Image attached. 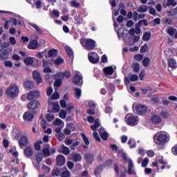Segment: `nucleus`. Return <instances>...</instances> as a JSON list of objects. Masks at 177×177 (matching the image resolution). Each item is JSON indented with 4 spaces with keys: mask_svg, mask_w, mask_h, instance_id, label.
<instances>
[{
    "mask_svg": "<svg viewBox=\"0 0 177 177\" xmlns=\"http://www.w3.org/2000/svg\"><path fill=\"white\" fill-rule=\"evenodd\" d=\"M137 12L139 13H146L147 12V6L146 5H141L138 9Z\"/></svg>",
    "mask_w": 177,
    "mask_h": 177,
    "instance_id": "29",
    "label": "nucleus"
},
{
    "mask_svg": "<svg viewBox=\"0 0 177 177\" xmlns=\"http://www.w3.org/2000/svg\"><path fill=\"white\" fill-rule=\"evenodd\" d=\"M125 120L130 127H136V125L139 123V118L132 114H127L125 116Z\"/></svg>",
    "mask_w": 177,
    "mask_h": 177,
    "instance_id": "4",
    "label": "nucleus"
},
{
    "mask_svg": "<svg viewBox=\"0 0 177 177\" xmlns=\"http://www.w3.org/2000/svg\"><path fill=\"white\" fill-rule=\"evenodd\" d=\"M52 64V60L45 61L43 59V67H49Z\"/></svg>",
    "mask_w": 177,
    "mask_h": 177,
    "instance_id": "57",
    "label": "nucleus"
},
{
    "mask_svg": "<svg viewBox=\"0 0 177 177\" xmlns=\"http://www.w3.org/2000/svg\"><path fill=\"white\" fill-rule=\"evenodd\" d=\"M131 68H133V71H134V73H139L140 70V65H139V63H134L131 65Z\"/></svg>",
    "mask_w": 177,
    "mask_h": 177,
    "instance_id": "32",
    "label": "nucleus"
},
{
    "mask_svg": "<svg viewBox=\"0 0 177 177\" xmlns=\"http://www.w3.org/2000/svg\"><path fill=\"white\" fill-rule=\"evenodd\" d=\"M55 136L56 138H57L59 142H62V140H64V138H66V135L64 133H59L58 134H56Z\"/></svg>",
    "mask_w": 177,
    "mask_h": 177,
    "instance_id": "46",
    "label": "nucleus"
},
{
    "mask_svg": "<svg viewBox=\"0 0 177 177\" xmlns=\"http://www.w3.org/2000/svg\"><path fill=\"white\" fill-rule=\"evenodd\" d=\"M24 63L26 66H32L34 64V57H29L24 59Z\"/></svg>",
    "mask_w": 177,
    "mask_h": 177,
    "instance_id": "24",
    "label": "nucleus"
},
{
    "mask_svg": "<svg viewBox=\"0 0 177 177\" xmlns=\"http://www.w3.org/2000/svg\"><path fill=\"white\" fill-rule=\"evenodd\" d=\"M113 164V160L109 159L107 160L105 163L103 165L104 167H111V165Z\"/></svg>",
    "mask_w": 177,
    "mask_h": 177,
    "instance_id": "64",
    "label": "nucleus"
},
{
    "mask_svg": "<svg viewBox=\"0 0 177 177\" xmlns=\"http://www.w3.org/2000/svg\"><path fill=\"white\" fill-rule=\"evenodd\" d=\"M167 32L169 35H170V37H172L173 35H175V33L176 32V28L169 26Z\"/></svg>",
    "mask_w": 177,
    "mask_h": 177,
    "instance_id": "31",
    "label": "nucleus"
},
{
    "mask_svg": "<svg viewBox=\"0 0 177 177\" xmlns=\"http://www.w3.org/2000/svg\"><path fill=\"white\" fill-rule=\"evenodd\" d=\"M60 111V106L59 104H55L53 106V113H59Z\"/></svg>",
    "mask_w": 177,
    "mask_h": 177,
    "instance_id": "45",
    "label": "nucleus"
},
{
    "mask_svg": "<svg viewBox=\"0 0 177 177\" xmlns=\"http://www.w3.org/2000/svg\"><path fill=\"white\" fill-rule=\"evenodd\" d=\"M150 64V58L146 57L144 58V59L142 60V65L145 67H149Z\"/></svg>",
    "mask_w": 177,
    "mask_h": 177,
    "instance_id": "38",
    "label": "nucleus"
},
{
    "mask_svg": "<svg viewBox=\"0 0 177 177\" xmlns=\"http://www.w3.org/2000/svg\"><path fill=\"white\" fill-rule=\"evenodd\" d=\"M62 84H63V80L62 79L56 80L54 83L55 88H60L62 86Z\"/></svg>",
    "mask_w": 177,
    "mask_h": 177,
    "instance_id": "40",
    "label": "nucleus"
},
{
    "mask_svg": "<svg viewBox=\"0 0 177 177\" xmlns=\"http://www.w3.org/2000/svg\"><path fill=\"white\" fill-rule=\"evenodd\" d=\"M46 120L48 121V122H50V121H53L55 120V115L52 114H47Z\"/></svg>",
    "mask_w": 177,
    "mask_h": 177,
    "instance_id": "60",
    "label": "nucleus"
},
{
    "mask_svg": "<svg viewBox=\"0 0 177 177\" xmlns=\"http://www.w3.org/2000/svg\"><path fill=\"white\" fill-rule=\"evenodd\" d=\"M148 49L149 46H147V44H144L140 48V53H146Z\"/></svg>",
    "mask_w": 177,
    "mask_h": 177,
    "instance_id": "51",
    "label": "nucleus"
},
{
    "mask_svg": "<svg viewBox=\"0 0 177 177\" xmlns=\"http://www.w3.org/2000/svg\"><path fill=\"white\" fill-rule=\"evenodd\" d=\"M75 107L74 106V104H68V106L67 108V111L70 114L71 113V110H74Z\"/></svg>",
    "mask_w": 177,
    "mask_h": 177,
    "instance_id": "63",
    "label": "nucleus"
},
{
    "mask_svg": "<svg viewBox=\"0 0 177 177\" xmlns=\"http://www.w3.org/2000/svg\"><path fill=\"white\" fill-rule=\"evenodd\" d=\"M63 170H62L61 173V177H70L71 174L70 173V171L67 169L66 167H64L62 168Z\"/></svg>",
    "mask_w": 177,
    "mask_h": 177,
    "instance_id": "26",
    "label": "nucleus"
},
{
    "mask_svg": "<svg viewBox=\"0 0 177 177\" xmlns=\"http://www.w3.org/2000/svg\"><path fill=\"white\" fill-rule=\"evenodd\" d=\"M103 71L104 74H106V75H113L114 73V69L113 68V66H108V67H105L103 69Z\"/></svg>",
    "mask_w": 177,
    "mask_h": 177,
    "instance_id": "22",
    "label": "nucleus"
},
{
    "mask_svg": "<svg viewBox=\"0 0 177 177\" xmlns=\"http://www.w3.org/2000/svg\"><path fill=\"white\" fill-rule=\"evenodd\" d=\"M41 145H42V140H39L35 143V150L36 151H39L41 150Z\"/></svg>",
    "mask_w": 177,
    "mask_h": 177,
    "instance_id": "34",
    "label": "nucleus"
},
{
    "mask_svg": "<svg viewBox=\"0 0 177 177\" xmlns=\"http://www.w3.org/2000/svg\"><path fill=\"white\" fill-rule=\"evenodd\" d=\"M72 160L74 162H78L82 160V156H81L80 153H73L72 155Z\"/></svg>",
    "mask_w": 177,
    "mask_h": 177,
    "instance_id": "23",
    "label": "nucleus"
},
{
    "mask_svg": "<svg viewBox=\"0 0 177 177\" xmlns=\"http://www.w3.org/2000/svg\"><path fill=\"white\" fill-rule=\"evenodd\" d=\"M160 24H161V19L160 18L153 19V27H156V26H158Z\"/></svg>",
    "mask_w": 177,
    "mask_h": 177,
    "instance_id": "61",
    "label": "nucleus"
},
{
    "mask_svg": "<svg viewBox=\"0 0 177 177\" xmlns=\"http://www.w3.org/2000/svg\"><path fill=\"white\" fill-rule=\"evenodd\" d=\"M176 5H177V2L175 0H167L166 6L167 7L172 6L174 8L176 6Z\"/></svg>",
    "mask_w": 177,
    "mask_h": 177,
    "instance_id": "37",
    "label": "nucleus"
},
{
    "mask_svg": "<svg viewBox=\"0 0 177 177\" xmlns=\"http://www.w3.org/2000/svg\"><path fill=\"white\" fill-rule=\"evenodd\" d=\"M44 158V156L41 153H37L36 155V161L38 164L42 161V159Z\"/></svg>",
    "mask_w": 177,
    "mask_h": 177,
    "instance_id": "47",
    "label": "nucleus"
},
{
    "mask_svg": "<svg viewBox=\"0 0 177 177\" xmlns=\"http://www.w3.org/2000/svg\"><path fill=\"white\" fill-rule=\"evenodd\" d=\"M8 59H9V51H8V49H0V59L8 60Z\"/></svg>",
    "mask_w": 177,
    "mask_h": 177,
    "instance_id": "11",
    "label": "nucleus"
},
{
    "mask_svg": "<svg viewBox=\"0 0 177 177\" xmlns=\"http://www.w3.org/2000/svg\"><path fill=\"white\" fill-rule=\"evenodd\" d=\"M29 26H30V27H32V28H35V30H36V31H37V32L42 34V30H41V29H39V27H38V25L30 22Z\"/></svg>",
    "mask_w": 177,
    "mask_h": 177,
    "instance_id": "35",
    "label": "nucleus"
},
{
    "mask_svg": "<svg viewBox=\"0 0 177 177\" xmlns=\"http://www.w3.org/2000/svg\"><path fill=\"white\" fill-rule=\"evenodd\" d=\"M59 117L62 119L66 118V117H67V112L64 111V109L61 110L59 113Z\"/></svg>",
    "mask_w": 177,
    "mask_h": 177,
    "instance_id": "50",
    "label": "nucleus"
},
{
    "mask_svg": "<svg viewBox=\"0 0 177 177\" xmlns=\"http://www.w3.org/2000/svg\"><path fill=\"white\" fill-rule=\"evenodd\" d=\"M150 38H151V33L149 32L144 33L142 36L143 41H149Z\"/></svg>",
    "mask_w": 177,
    "mask_h": 177,
    "instance_id": "36",
    "label": "nucleus"
},
{
    "mask_svg": "<svg viewBox=\"0 0 177 177\" xmlns=\"http://www.w3.org/2000/svg\"><path fill=\"white\" fill-rule=\"evenodd\" d=\"M169 67H171L173 70L177 68L176 66V60L174 59L173 58H170L167 61Z\"/></svg>",
    "mask_w": 177,
    "mask_h": 177,
    "instance_id": "21",
    "label": "nucleus"
},
{
    "mask_svg": "<svg viewBox=\"0 0 177 177\" xmlns=\"http://www.w3.org/2000/svg\"><path fill=\"white\" fill-rule=\"evenodd\" d=\"M160 115L162 117V118L167 119L168 117H169V113L167 111H161Z\"/></svg>",
    "mask_w": 177,
    "mask_h": 177,
    "instance_id": "53",
    "label": "nucleus"
},
{
    "mask_svg": "<svg viewBox=\"0 0 177 177\" xmlns=\"http://www.w3.org/2000/svg\"><path fill=\"white\" fill-rule=\"evenodd\" d=\"M20 91L19 88V86L16 84H10L8 88L6 90V94L8 97H11L12 99H15V97H17L19 96Z\"/></svg>",
    "mask_w": 177,
    "mask_h": 177,
    "instance_id": "2",
    "label": "nucleus"
},
{
    "mask_svg": "<svg viewBox=\"0 0 177 177\" xmlns=\"http://www.w3.org/2000/svg\"><path fill=\"white\" fill-rule=\"evenodd\" d=\"M50 16L53 17V19H55V17L53 16H55V17L57 18L60 16V12L57 10H53L52 13L50 14Z\"/></svg>",
    "mask_w": 177,
    "mask_h": 177,
    "instance_id": "41",
    "label": "nucleus"
},
{
    "mask_svg": "<svg viewBox=\"0 0 177 177\" xmlns=\"http://www.w3.org/2000/svg\"><path fill=\"white\" fill-rule=\"evenodd\" d=\"M84 159L86 161L88 165H91L93 162V153H86L84 155Z\"/></svg>",
    "mask_w": 177,
    "mask_h": 177,
    "instance_id": "19",
    "label": "nucleus"
},
{
    "mask_svg": "<svg viewBox=\"0 0 177 177\" xmlns=\"http://www.w3.org/2000/svg\"><path fill=\"white\" fill-rule=\"evenodd\" d=\"M138 80H139V76H138V75H132L130 77V81H131V82H135L138 81Z\"/></svg>",
    "mask_w": 177,
    "mask_h": 177,
    "instance_id": "58",
    "label": "nucleus"
},
{
    "mask_svg": "<svg viewBox=\"0 0 177 177\" xmlns=\"http://www.w3.org/2000/svg\"><path fill=\"white\" fill-rule=\"evenodd\" d=\"M128 145H129L130 149H135L136 147V142L132 139L129 140Z\"/></svg>",
    "mask_w": 177,
    "mask_h": 177,
    "instance_id": "48",
    "label": "nucleus"
},
{
    "mask_svg": "<svg viewBox=\"0 0 177 177\" xmlns=\"http://www.w3.org/2000/svg\"><path fill=\"white\" fill-rule=\"evenodd\" d=\"M88 60L93 64H96L99 63V55L96 53H91L88 54Z\"/></svg>",
    "mask_w": 177,
    "mask_h": 177,
    "instance_id": "7",
    "label": "nucleus"
},
{
    "mask_svg": "<svg viewBox=\"0 0 177 177\" xmlns=\"http://www.w3.org/2000/svg\"><path fill=\"white\" fill-rule=\"evenodd\" d=\"M66 164V158L63 155H58L57 156V165L58 167H62Z\"/></svg>",
    "mask_w": 177,
    "mask_h": 177,
    "instance_id": "15",
    "label": "nucleus"
},
{
    "mask_svg": "<svg viewBox=\"0 0 177 177\" xmlns=\"http://www.w3.org/2000/svg\"><path fill=\"white\" fill-rule=\"evenodd\" d=\"M62 63H64V59H63V58H62V57H58L55 61V64H56V66H59V64H62Z\"/></svg>",
    "mask_w": 177,
    "mask_h": 177,
    "instance_id": "54",
    "label": "nucleus"
},
{
    "mask_svg": "<svg viewBox=\"0 0 177 177\" xmlns=\"http://www.w3.org/2000/svg\"><path fill=\"white\" fill-rule=\"evenodd\" d=\"M28 145V138H27V136H21L19 140V147H26Z\"/></svg>",
    "mask_w": 177,
    "mask_h": 177,
    "instance_id": "12",
    "label": "nucleus"
},
{
    "mask_svg": "<svg viewBox=\"0 0 177 177\" xmlns=\"http://www.w3.org/2000/svg\"><path fill=\"white\" fill-rule=\"evenodd\" d=\"M62 153L65 154V156H68V154H70V149L64 146V145H62Z\"/></svg>",
    "mask_w": 177,
    "mask_h": 177,
    "instance_id": "42",
    "label": "nucleus"
},
{
    "mask_svg": "<svg viewBox=\"0 0 177 177\" xmlns=\"http://www.w3.org/2000/svg\"><path fill=\"white\" fill-rule=\"evenodd\" d=\"M62 171H63V168H56L53 169L52 176H60V175H62Z\"/></svg>",
    "mask_w": 177,
    "mask_h": 177,
    "instance_id": "27",
    "label": "nucleus"
},
{
    "mask_svg": "<svg viewBox=\"0 0 177 177\" xmlns=\"http://www.w3.org/2000/svg\"><path fill=\"white\" fill-rule=\"evenodd\" d=\"M40 106L41 104H39V101L32 100L27 104V109L30 111H34V110L39 109Z\"/></svg>",
    "mask_w": 177,
    "mask_h": 177,
    "instance_id": "5",
    "label": "nucleus"
},
{
    "mask_svg": "<svg viewBox=\"0 0 177 177\" xmlns=\"http://www.w3.org/2000/svg\"><path fill=\"white\" fill-rule=\"evenodd\" d=\"M48 55L49 57H55L57 55V50L56 49H51L48 50Z\"/></svg>",
    "mask_w": 177,
    "mask_h": 177,
    "instance_id": "33",
    "label": "nucleus"
},
{
    "mask_svg": "<svg viewBox=\"0 0 177 177\" xmlns=\"http://www.w3.org/2000/svg\"><path fill=\"white\" fill-rule=\"evenodd\" d=\"M151 121L153 125H157V124H160L161 122L162 119L158 115H153L151 117Z\"/></svg>",
    "mask_w": 177,
    "mask_h": 177,
    "instance_id": "17",
    "label": "nucleus"
},
{
    "mask_svg": "<svg viewBox=\"0 0 177 177\" xmlns=\"http://www.w3.org/2000/svg\"><path fill=\"white\" fill-rule=\"evenodd\" d=\"M74 19L77 24H82V23H84V19L80 16H75Z\"/></svg>",
    "mask_w": 177,
    "mask_h": 177,
    "instance_id": "49",
    "label": "nucleus"
},
{
    "mask_svg": "<svg viewBox=\"0 0 177 177\" xmlns=\"http://www.w3.org/2000/svg\"><path fill=\"white\" fill-rule=\"evenodd\" d=\"M39 96H40L39 91H30L26 97H27L28 100H34V99H38V97H39Z\"/></svg>",
    "mask_w": 177,
    "mask_h": 177,
    "instance_id": "9",
    "label": "nucleus"
},
{
    "mask_svg": "<svg viewBox=\"0 0 177 177\" xmlns=\"http://www.w3.org/2000/svg\"><path fill=\"white\" fill-rule=\"evenodd\" d=\"M148 165H149V158H145V159L142 162L141 167H142V168H146V167H147Z\"/></svg>",
    "mask_w": 177,
    "mask_h": 177,
    "instance_id": "52",
    "label": "nucleus"
},
{
    "mask_svg": "<svg viewBox=\"0 0 177 177\" xmlns=\"http://www.w3.org/2000/svg\"><path fill=\"white\" fill-rule=\"evenodd\" d=\"M59 97H60V95L57 92H55L51 97L53 100H57Z\"/></svg>",
    "mask_w": 177,
    "mask_h": 177,
    "instance_id": "62",
    "label": "nucleus"
},
{
    "mask_svg": "<svg viewBox=\"0 0 177 177\" xmlns=\"http://www.w3.org/2000/svg\"><path fill=\"white\" fill-rule=\"evenodd\" d=\"M93 138L94 139H95V140L97 142H101L102 140L100 139V137H99V134L97 133V132L94 131L93 133Z\"/></svg>",
    "mask_w": 177,
    "mask_h": 177,
    "instance_id": "56",
    "label": "nucleus"
},
{
    "mask_svg": "<svg viewBox=\"0 0 177 177\" xmlns=\"http://www.w3.org/2000/svg\"><path fill=\"white\" fill-rule=\"evenodd\" d=\"M99 127H100V121L99 119H96L95 121H94V124L91 126V129L96 131H97V128H99Z\"/></svg>",
    "mask_w": 177,
    "mask_h": 177,
    "instance_id": "25",
    "label": "nucleus"
},
{
    "mask_svg": "<svg viewBox=\"0 0 177 177\" xmlns=\"http://www.w3.org/2000/svg\"><path fill=\"white\" fill-rule=\"evenodd\" d=\"M34 86H35V84L32 81H26L24 83V88L27 90V91H30L31 89H34Z\"/></svg>",
    "mask_w": 177,
    "mask_h": 177,
    "instance_id": "20",
    "label": "nucleus"
},
{
    "mask_svg": "<svg viewBox=\"0 0 177 177\" xmlns=\"http://www.w3.org/2000/svg\"><path fill=\"white\" fill-rule=\"evenodd\" d=\"M103 167H104V165H100L94 171V175L97 176V174H99V172H100V171H103Z\"/></svg>",
    "mask_w": 177,
    "mask_h": 177,
    "instance_id": "43",
    "label": "nucleus"
},
{
    "mask_svg": "<svg viewBox=\"0 0 177 177\" xmlns=\"http://www.w3.org/2000/svg\"><path fill=\"white\" fill-rule=\"evenodd\" d=\"M82 93V92L81 91V88H75V95L77 99H80L81 97Z\"/></svg>",
    "mask_w": 177,
    "mask_h": 177,
    "instance_id": "44",
    "label": "nucleus"
},
{
    "mask_svg": "<svg viewBox=\"0 0 177 177\" xmlns=\"http://www.w3.org/2000/svg\"><path fill=\"white\" fill-rule=\"evenodd\" d=\"M99 133L102 140H107L109 139V133L106 131L102 133V128L99 130Z\"/></svg>",
    "mask_w": 177,
    "mask_h": 177,
    "instance_id": "28",
    "label": "nucleus"
},
{
    "mask_svg": "<svg viewBox=\"0 0 177 177\" xmlns=\"http://www.w3.org/2000/svg\"><path fill=\"white\" fill-rule=\"evenodd\" d=\"M73 82L75 85H78L79 86H81L82 85V77H81L78 74H75L74 75Z\"/></svg>",
    "mask_w": 177,
    "mask_h": 177,
    "instance_id": "14",
    "label": "nucleus"
},
{
    "mask_svg": "<svg viewBox=\"0 0 177 177\" xmlns=\"http://www.w3.org/2000/svg\"><path fill=\"white\" fill-rule=\"evenodd\" d=\"M136 111L139 115H143L147 113V106L145 105L138 104L136 106Z\"/></svg>",
    "mask_w": 177,
    "mask_h": 177,
    "instance_id": "6",
    "label": "nucleus"
},
{
    "mask_svg": "<svg viewBox=\"0 0 177 177\" xmlns=\"http://www.w3.org/2000/svg\"><path fill=\"white\" fill-rule=\"evenodd\" d=\"M38 48V41L35 39H32L28 44V49H31L32 50H35V49Z\"/></svg>",
    "mask_w": 177,
    "mask_h": 177,
    "instance_id": "16",
    "label": "nucleus"
},
{
    "mask_svg": "<svg viewBox=\"0 0 177 177\" xmlns=\"http://www.w3.org/2000/svg\"><path fill=\"white\" fill-rule=\"evenodd\" d=\"M169 136L164 131H158L153 136V143L159 146H164L169 142Z\"/></svg>",
    "mask_w": 177,
    "mask_h": 177,
    "instance_id": "1",
    "label": "nucleus"
},
{
    "mask_svg": "<svg viewBox=\"0 0 177 177\" xmlns=\"http://www.w3.org/2000/svg\"><path fill=\"white\" fill-rule=\"evenodd\" d=\"M43 154H44V156H50V150L49 149V148L46 147L43 149Z\"/></svg>",
    "mask_w": 177,
    "mask_h": 177,
    "instance_id": "55",
    "label": "nucleus"
},
{
    "mask_svg": "<svg viewBox=\"0 0 177 177\" xmlns=\"http://www.w3.org/2000/svg\"><path fill=\"white\" fill-rule=\"evenodd\" d=\"M32 78L36 81L37 85H39L42 82V77H41V73L38 71H33Z\"/></svg>",
    "mask_w": 177,
    "mask_h": 177,
    "instance_id": "10",
    "label": "nucleus"
},
{
    "mask_svg": "<svg viewBox=\"0 0 177 177\" xmlns=\"http://www.w3.org/2000/svg\"><path fill=\"white\" fill-rule=\"evenodd\" d=\"M71 6H72V8H80V3L75 1H72L71 2Z\"/></svg>",
    "mask_w": 177,
    "mask_h": 177,
    "instance_id": "59",
    "label": "nucleus"
},
{
    "mask_svg": "<svg viewBox=\"0 0 177 177\" xmlns=\"http://www.w3.org/2000/svg\"><path fill=\"white\" fill-rule=\"evenodd\" d=\"M24 154L27 158H30V157H32V156L34 155V150L32 149V147H31V145L27 146L24 149Z\"/></svg>",
    "mask_w": 177,
    "mask_h": 177,
    "instance_id": "8",
    "label": "nucleus"
},
{
    "mask_svg": "<svg viewBox=\"0 0 177 177\" xmlns=\"http://www.w3.org/2000/svg\"><path fill=\"white\" fill-rule=\"evenodd\" d=\"M65 50L68 56V57H74V53L73 52V50L70 46H66Z\"/></svg>",
    "mask_w": 177,
    "mask_h": 177,
    "instance_id": "30",
    "label": "nucleus"
},
{
    "mask_svg": "<svg viewBox=\"0 0 177 177\" xmlns=\"http://www.w3.org/2000/svg\"><path fill=\"white\" fill-rule=\"evenodd\" d=\"M57 77H59V78H66V80H70L71 77V73H70L68 71L59 72L57 73Z\"/></svg>",
    "mask_w": 177,
    "mask_h": 177,
    "instance_id": "13",
    "label": "nucleus"
},
{
    "mask_svg": "<svg viewBox=\"0 0 177 177\" xmlns=\"http://www.w3.org/2000/svg\"><path fill=\"white\" fill-rule=\"evenodd\" d=\"M80 44L86 50H93L96 46V41L92 39H82Z\"/></svg>",
    "mask_w": 177,
    "mask_h": 177,
    "instance_id": "3",
    "label": "nucleus"
},
{
    "mask_svg": "<svg viewBox=\"0 0 177 177\" xmlns=\"http://www.w3.org/2000/svg\"><path fill=\"white\" fill-rule=\"evenodd\" d=\"M84 143L86 146H89V140L88 139V137H86V136H85V133H80Z\"/></svg>",
    "mask_w": 177,
    "mask_h": 177,
    "instance_id": "39",
    "label": "nucleus"
},
{
    "mask_svg": "<svg viewBox=\"0 0 177 177\" xmlns=\"http://www.w3.org/2000/svg\"><path fill=\"white\" fill-rule=\"evenodd\" d=\"M23 118L24 121L30 122V121H32V120H34V115L30 112H25L23 115Z\"/></svg>",
    "mask_w": 177,
    "mask_h": 177,
    "instance_id": "18",
    "label": "nucleus"
}]
</instances>
